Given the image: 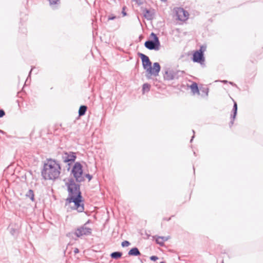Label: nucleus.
Returning <instances> with one entry per match:
<instances>
[{
	"label": "nucleus",
	"instance_id": "nucleus-1",
	"mask_svg": "<svg viewBox=\"0 0 263 263\" xmlns=\"http://www.w3.org/2000/svg\"><path fill=\"white\" fill-rule=\"evenodd\" d=\"M66 185L68 193V197L66 199V205L73 203L71 209L77 210L80 213L83 212L84 210V201L80 191V185L76 183L73 179L69 178Z\"/></svg>",
	"mask_w": 263,
	"mask_h": 263
},
{
	"label": "nucleus",
	"instance_id": "nucleus-2",
	"mask_svg": "<svg viewBox=\"0 0 263 263\" xmlns=\"http://www.w3.org/2000/svg\"><path fill=\"white\" fill-rule=\"evenodd\" d=\"M61 170L58 161L51 158L47 159L41 171V175L45 180H55L59 177Z\"/></svg>",
	"mask_w": 263,
	"mask_h": 263
},
{
	"label": "nucleus",
	"instance_id": "nucleus-3",
	"mask_svg": "<svg viewBox=\"0 0 263 263\" xmlns=\"http://www.w3.org/2000/svg\"><path fill=\"white\" fill-rule=\"evenodd\" d=\"M138 54L142 60L144 69L146 70V77L147 78L149 79L152 76L155 77L158 76L161 69L159 63L158 62L154 63L152 67V62L147 55L142 53H138Z\"/></svg>",
	"mask_w": 263,
	"mask_h": 263
},
{
	"label": "nucleus",
	"instance_id": "nucleus-4",
	"mask_svg": "<svg viewBox=\"0 0 263 263\" xmlns=\"http://www.w3.org/2000/svg\"><path fill=\"white\" fill-rule=\"evenodd\" d=\"M70 174L73 176L76 183H80L85 180L83 174V166L80 162H76L73 165ZM73 179V178H72Z\"/></svg>",
	"mask_w": 263,
	"mask_h": 263
},
{
	"label": "nucleus",
	"instance_id": "nucleus-5",
	"mask_svg": "<svg viewBox=\"0 0 263 263\" xmlns=\"http://www.w3.org/2000/svg\"><path fill=\"white\" fill-rule=\"evenodd\" d=\"M183 73V71L165 68L163 74V78L165 80L167 81L178 79L179 77L182 76Z\"/></svg>",
	"mask_w": 263,
	"mask_h": 263
},
{
	"label": "nucleus",
	"instance_id": "nucleus-6",
	"mask_svg": "<svg viewBox=\"0 0 263 263\" xmlns=\"http://www.w3.org/2000/svg\"><path fill=\"white\" fill-rule=\"evenodd\" d=\"M151 36L153 37V40L146 41L144 43L145 47L151 50H158L160 47L159 38L154 32L151 33Z\"/></svg>",
	"mask_w": 263,
	"mask_h": 263
},
{
	"label": "nucleus",
	"instance_id": "nucleus-7",
	"mask_svg": "<svg viewBox=\"0 0 263 263\" xmlns=\"http://www.w3.org/2000/svg\"><path fill=\"white\" fill-rule=\"evenodd\" d=\"M76 158V153L72 152H64L62 156L63 161L68 165V170L70 169V165L74 162Z\"/></svg>",
	"mask_w": 263,
	"mask_h": 263
},
{
	"label": "nucleus",
	"instance_id": "nucleus-8",
	"mask_svg": "<svg viewBox=\"0 0 263 263\" xmlns=\"http://www.w3.org/2000/svg\"><path fill=\"white\" fill-rule=\"evenodd\" d=\"M174 11L177 17V20L184 22L189 19V13L183 8L181 7L175 8Z\"/></svg>",
	"mask_w": 263,
	"mask_h": 263
},
{
	"label": "nucleus",
	"instance_id": "nucleus-9",
	"mask_svg": "<svg viewBox=\"0 0 263 263\" xmlns=\"http://www.w3.org/2000/svg\"><path fill=\"white\" fill-rule=\"evenodd\" d=\"M87 223L83 226L78 228L75 231L74 234L78 237H80L83 235H88L91 234V229L86 227Z\"/></svg>",
	"mask_w": 263,
	"mask_h": 263
},
{
	"label": "nucleus",
	"instance_id": "nucleus-10",
	"mask_svg": "<svg viewBox=\"0 0 263 263\" xmlns=\"http://www.w3.org/2000/svg\"><path fill=\"white\" fill-rule=\"evenodd\" d=\"M192 60L194 62L202 64L204 61V58L202 51L199 52L196 51L193 53Z\"/></svg>",
	"mask_w": 263,
	"mask_h": 263
},
{
	"label": "nucleus",
	"instance_id": "nucleus-11",
	"mask_svg": "<svg viewBox=\"0 0 263 263\" xmlns=\"http://www.w3.org/2000/svg\"><path fill=\"white\" fill-rule=\"evenodd\" d=\"M191 89L193 95L198 94L200 95L199 89L197 84L196 82H193L192 84L189 86Z\"/></svg>",
	"mask_w": 263,
	"mask_h": 263
},
{
	"label": "nucleus",
	"instance_id": "nucleus-12",
	"mask_svg": "<svg viewBox=\"0 0 263 263\" xmlns=\"http://www.w3.org/2000/svg\"><path fill=\"white\" fill-rule=\"evenodd\" d=\"M97 18L96 17H95V20H92V28H93V31H92V35H93V38L96 40V35H98V32H97Z\"/></svg>",
	"mask_w": 263,
	"mask_h": 263
},
{
	"label": "nucleus",
	"instance_id": "nucleus-13",
	"mask_svg": "<svg viewBox=\"0 0 263 263\" xmlns=\"http://www.w3.org/2000/svg\"><path fill=\"white\" fill-rule=\"evenodd\" d=\"M128 255L129 256H139V255H141V253L139 251V250H138V249L136 247H134V248H133L132 249H131L128 253Z\"/></svg>",
	"mask_w": 263,
	"mask_h": 263
},
{
	"label": "nucleus",
	"instance_id": "nucleus-14",
	"mask_svg": "<svg viewBox=\"0 0 263 263\" xmlns=\"http://www.w3.org/2000/svg\"><path fill=\"white\" fill-rule=\"evenodd\" d=\"M142 11L143 16L145 18L148 20H151L153 19V14L149 10L144 9Z\"/></svg>",
	"mask_w": 263,
	"mask_h": 263
},
{
	"label": "nucleus",
	"instance_id": "nucleus-15",
	"mask_svg": "<svg viewBox=\"0 0 263 263\" xmlns=\"http://www.w3.org/2000/svg\"><path fill=\"white\" fill-rule=\"evenodd\" d=\"M237 112V110H233L232 109V114L231 115V121L229 123V126L230 127H231L234 124V121L236 118Z\"/></svg>",
	"mask_w": 263,
	"mask_h": 263
},
{
	"label": "nucleus",
	"instance_id": "nucleus-16",
	"mask_svg": "<svg viewBox=\"0 0 263 263\" xmlns=\"http://www.w3.org/2000/svg\"><path fill=\"white\" fill-rule=\"evenodd\" d=\"M167 240V238L163 236H158L156 239V243L160 246H163L164 242Z\"/></svg>",
	"mask_w": 263,
	"mask_h": 263
},
{
	"label": "nucleus",
	"instance_id": "nucleus-17",
	"mask_svg": "<svg viewBox=\"0 0 263 263\" xmlns=\"http://www.w3.org/2000/svg\"><path fill=\"white\" fill-rule=\"evenodd\" d=\"M122 255V253L121 252H118V251L114 252L111 253L110 255L111 258L115 259H119L121 257Z\"/></svg>",
	"mask_w": 263,
	"mask_h": 263
},
{
	"label": "nucleus",
	"instance_id": "nucleus-18",
	"mask_svg": "<svg viewBox=\"0 0 263 263\" xmlns=\"http://www.w3.org/2000/svg\"><path fill=\"white\" fill-rule=\"evenodd\" d=\"M87 109V107L86 105H81L80 106L79 109V116H84Z\"/></svg>",
	"mask_w": 263,
	"mask_h": 263
},
{
	"label": "nucleus",
	"instance_id": "nucleus-19",
	"mask_svg": "<svg viewBox=\"0 0 263 263\" xmlns=\"http://www.w3.org/2000/svg\"><path fill=\"white\" fill-rule=\"evenodd\" d=\"M10 233L13 236H17L19 234V230L16 228L11 227L10 228Z\"/></svg>",
	"mask_w": 263,
	"mask_h": 263
},
{
	"label": "nucleus",
	"instance_id": "nucleus-20",
	"mask_svg": "<svg viewBox=\"0 0 263 263\" xmlns=\"http://www.w3.org/2000/svg\"><path fill=\"white\" fill-rule=\"evenodd\" d=\"M151 85L148 83H144L142 85V93L144 94L145 92H148L150 90Z\"/></svg>",
	"mask_w": 263,
	"mask_h": 263
},
{
	"label": "nucleus",
	"instance_id": "nucleus-21",
	"mask_svg": "<svg viewBox=\"0 0 263 263\" xmlns=\"http://www.w3.org/2000/svg\"><path fill=\"white\" fill-rule=\"evenodd\" d=\"M26 196L29 198L32 201H34V195L32 190H29L26 194Z\"/></svg>",
	"mask_w": 263,
	"mask_h": 263
},
{
	"label": "nucleus",
	"instance_id": "nucleus-22",
	"mask_svg": "<svg viewBox=\"0 0 263 263\" xmlns=\"http://www.w3.org/2000/svg\"><path fill=\"white\" fill-rule=\"evenodd\" d=\"M209 90V88L207 87H203L202 88H201L200 91L203 93L201 95H204V96H207L208 95Z\"/></svg>",
	"mask_w": 263,
	"mask_h": 263
},
{
	"label": "nucleus",
	"instance_id": "nucleus-23",
	"mask_svg": "<svg viewBox=\"0 0 263 263\" xmlns=\"http://www.w3.org/2000/svg\"><path fill=\"white\" fill-rule=\"evenodd\" d=\"M130 245V242L127 240H124L121 243V246L122 247H128Z\"/></svg>",
	"mask_w": 263,
	"mask_h": 263
},
{
	"label": "nucleus",
	"instance_id": "nucleus-24",
	"mask_svg": "<svg viewBox=\"0 0 263 263\" xmlns=\"http://www.w3.org/2000/svg\"><path fill=\"white\" fill-rule=\"evenodd\" d=\"M58 2H59V0H49V4L51 5L57 4Z\"/></svg>",
	"mask_w": 263,
	"mask_h": 263
},
{
	"label": "nucleus",
	"instance_id": "nucleus-25",
	"mask_svg": "<svg viewBox=\"0 0 263 263\" xmlns=\"http://www.w3.org/2000/svg\"><path fill=\"white\" fill-rule=\"evenodd\" d=\"M126 6H124L123 8H122V14H123V16H126L127 15V13L125 11V9H126Z\"/></svg>",
	"mask_w": 263,
	"mask_h": 263
},
{
	"label": "nucleus",
	"instance_id": "nucleus-26",
	"mask_svg": "<svg viewBox=\"0 0 263 263\" xmlns=\"http://www.w3.org/2000/svg\"><path fill=\"white\" fill-rule=\"evenodd\" d=\"M5 115V112L3 109H0V118L3 117Z\"/></svg>",
	"mask_w": 263,
	"mask_h": 263
},
{
	"label": "nucleus",
	"instance_id": "nucleus-27",
	"mask_svg": "<svg viewBox=\"0 0 263 263\" xmlns=\"http://www.w3.org/2000/svg\"><path fill=\"white\" fill-rule=\"evenodd\" d=\"M86 177L88 178V180L90 181L92 179V176L89 174H87L86 175H84V178Z\"/></svg>",
	"mask_w": 263,
	"mask_h": 263
},
{
	"label": "nucleus",
	"instance_id": "nucleus-28",
	"mask_svg": "<svg viewBox=\"0 0 263 263\" xmlns=\"http://www.w3.org/2000/svg\"><path fill=\"white\" fill-rule=\"evenodd\" d=\"M116 18V16L112 14L111 15L108 16L107 20H108V21L113 20L115 19Z\"/></svg>",
	"mask_w": 263,
	"mask_h": 263
},
{
	"label": "nucleus",
	"instance_id": "nucleus-29",
	"mask_svg": "<svg viewBox=\"0 0 263 263\" xmlns=\"http://www.w3.org/2000/svg\"><path fill=\"white\" fill-rule=\"evenodd\" d=\"M205 47L202 46L200 47V48L199 50H196V51H199V52L202 51V53H203V52L205 51Z\"/></svg>",
	"mask_w": 263,
	"mask_h": 263
},
{
	"label": "nucleus",
	"instance_id": "nucleus-30",
	"mask_svg": "<svg viewBox=\"0 0 263 263\" xmlns=\"http://www.w3.org/2000/svg\"><path fill=\"white\" fill-rule=\"evenodd\" d=\"M233 101H234V105H233V110H237V103L234 101V100H233Z\"/></svg>",
	"mask_w": 263,
	"mask_h": 263
},
{
	"label": "nucleus",
	"instance_id": "nucleus-31",
	"mask_svg": "<svg viewBox=\"0 0 263 263\" xmlns=\"http://www.w3.org/2000/svg\"><path fill=\"white\" fill-rule=\"evenodd\" d=\"M158 259V257L156 256H152L151 257H150V259L151 260H153V261H156V260H157Z\"/></svg>",
	"mask_w": 263,
	"mask_h": 263
},
{
	"label": "nucleus",
	"instance_id": "nucleus-32",
	"mask_svg": "<svg viewBox=\"0 0 263 263\" xmlns=\"http://www.w3.org/2000/svg\"><path fill=\"white\" fill-rule=\"evenodd\" d=\"M173 216H172V217H173ZM171 217H172V216H171V217H169V218L164 217V218H163V220H164V221H170V220L171 219Z\"/></svg>",
	"mask_w": 263,
	"mask_h": 263
},
{
	"label": "nucleus",
	"instance_id": "nucleus-33",
	"mask_svg": "<svg viewBox=\"0 0 263 263\" xmlns=\"http://www.w3.org/2000/svg\"><path fill=\"white\" fill-rule=\"evenodd\" d=\"M73 252H74V254L78 253L79 252V249L77 248H74V250H73Z\"/></svg>",
	"mask_w": 263,
	"mask_h": 263
},
{
	"label": "nucleus",
	"instance_id": "nucleus-34",
	"mask_svg": "<svg viewBox=\"0 0 263 263\" xmlns=\"http://www.w3.org/2000/svg\"><path fill=\"white\" fill-rule=\"evenodd\" d=\"M229 83L233 86L236 85L233 82H230Z\"/></svg>",
	"mask_w": 263,
	"mask_h": 263
},
{
	"label": "nucleus",
	"instance_id": "nucleus-35",
	"mask_svg": "<svg viewBox=\"0 0 263 263\" xmlns=\"http://www.w3.org/2000/svg\"><path fill=\"white\" fill-rule=\"evenodd\" d=\"M222 82L223 83H228V81L227 80H223L222 81Z\"/></svg>",
	"mask_w": 263,
	"mask_h": 263
},
{
	"label": "nucleus",
	"instance_id": "nucleus-36",
	"mask_svg": "<svg viewBox=\"0 0 263 263\" xmlns=\"http://www.w3.org/2000/svg\"><path fill=\"white\" fill-rule=\"evenodd\" d=\"M194 138V135H193V136H192V139H191V141H190V142H192V140H193V138Z\"/></svg>",
	"mask_w": 263,
	"mask_h": 263
},
{
	"label": "nucleus",
	"instance_id": "nucleus-37",
	"mask_svg": "<svg viewBox=\"0 0 263 263\" xmlns=\"http://www.w3.org/2000/svg\"><path fill=\"white\" fill-rule=\"evenodd\" d=\"M0 133H2L3 134H4L5 133L4 131H3L2 130H0Z\"/></svg>",
	"mask_w": 263,
	"mask_h": 263
},
{
	"label": "nucleus",
	"instance_id": "nucleus-38",
	"mask_svg": "<svg viewBox=\"0 0 263 263\" xmlns=\"http://www.w3.org/2000/svg\"><path fill=\"white\" fill-rule=\"evenodd\" d=\"M32 69H31V70L30 71L29 73V76H30V75L31 72V71H32Z\"/></svg>",
	"mask_w": 263,
	"mask_h": 263
},
{
	"label": "nucleus",
	"instance_id": "nucleus-39",
	"mask_svg": "<svg viewBox=\"0 0 263 263\" xmlns=\"http://www.w3.org/2000/svg\"><path fill=\"white\" fill-rule=\"evenodd\" d=\"M161 1H162V2H167V0H161Z\"/></svg>",
	"mask_w": 263,
	"mask_h": 263
},
{
	"label": "nucleus",
	"instance_id": "nucleus-40",
	"mask_svg": "<svg viewBox=\"0 0 263 263\" xmlns=\"http://www.w3.org/2000/svg\"><path fill=\"white\" fill-rule=\"evenodd\" d=\"M193 132L194 134H195V132H194V130H193Z\"/></svg>",
	"mask_w": 263,
	"mask_h": 263
},
{
	"label": "nucleus",
	"instance_id": "nucleus-41",
	"mask_svg": "<svg viewBox=\"0 0 263 263\" xmlns=\"http://www.w3.org/2000/svg\"><path fill=\"white\" fill-rule=\"evenodd\" d=\"M222 263H224V262H223V260H222Z\"/></svg>",
	"mask_w": 263,
	"mask_h": 263
}]
</instances>
